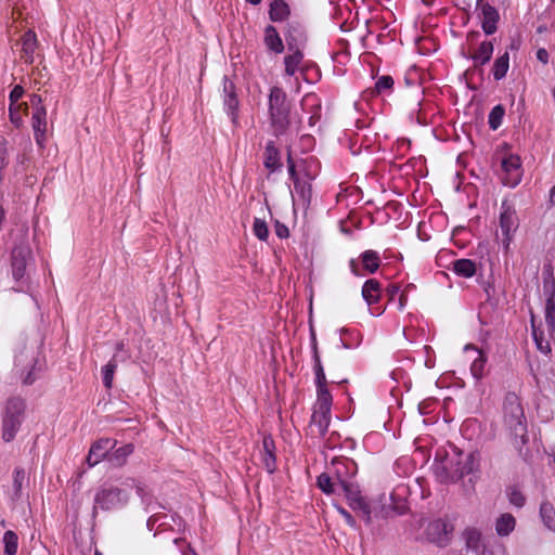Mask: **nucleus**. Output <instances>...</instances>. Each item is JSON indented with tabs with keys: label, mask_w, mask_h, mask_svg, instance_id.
<instances>
[{
	"label": "nucleus",
	"mask_w": 555,
	"mask_h": 555,
	"mask_svg": "<svg viewBox=\"0 0 555 555\" xmlns=\"http://www.w3.org/2000/svg\"><path fill=\"white\" fill-rule=\"evenodd\" d=\"M503 420L508 429L512 443L521 453L528 442L527 421L519 397L515 392L506 393L503 401Z\"/></svg>",
	"instance_id": "nucleus-1"
},
{
	"label": "nucleus",
	"mask_w": 555,
	"mask_h": 555,
	"mask_svg": "<svg viewBox=\"0 0 555 555\" xmlns=\"http://www.w3.org/2000/svg\"><path fill=\"white\" fill-rule=\"evenodd\" d=\"M34 263L29 244L22 241L15 244L10 255L11 275L14 281L12 289L16 293L28 294L31 289L29 267Z\"/></svg>",
	"instance_id": "nucleus-2"
},
{
	"label": "nucleus",
	"mask_w": 555,
	"mask_h": 555,
	"mask_svg": "<svg viewBox=\"0 0 555 555\" xmlns=\"http://www.w3.org/2000/svg\"><path fill=\"white\" fill-rule=\"evenodd\" d=\"M126 488L113 485L101 486L94 495L92 515L95 516L98 509L112 511L124 507L129 501L128 489L135 488L137 494L144 500V488L135 480L126 483Z\"/></svg>",
	"instance_id": "nucleus-3"
},
{
	"label": "nucleus",
	"mask_w": 555,
	"mask_h": 555,
	"mask_svg": "<svg viewBox=\"0 0 555 555\" xmlns=\"http://www.w3.org/2000/svg\"><path fill=\"white\" fill-rule=\"evenodd\" d=\"M289 114L291 104L285 91L278 86L272 87L269 94V118L275 137L286 133L291 124Z\"/></svg>",
	"instance_id": "nucleus-4"
},
{
	"label": "nucleus",
	"mask_w": 555,
	"mask_h": 555,
	"mask_svg": "<svg viewBox=\"0 0 555 555\" xmlns=\"http://www.w3.org/2000/svg\"><path fill=\"white\" fill-rule=\"evenodd\" d=\"M26 403L21 397L9 398L1 413V438L11 442L16 438L25 421Z\"/></svg>",
	"instance_id": "nucleus-5"
},
{
	"label": "nucleus",
	"mask_w": 555,
	"mask_h": 555,
	"mask_svg": "<svg viewBox=\"0 0 555 555\" xmlns=\"http://www.w3.org/2000/svg\"><path fill=\"white\" fill-rule=\"evenodd\" d=\"M440 478L444 482H457L474 470L473 454L459 452L454 457H447L441 465Z\"/></svg>",
	"instance_id": "nucleus-6"
},
{
	"label": "nucleus",
	"mask_w": 555,
	"mask_h": 555,
	"mask_svg": "<svg viewBox=\"0 0 555 555\" xmlns=\"http://www.w3.org/2000/svg\"><path fill=\"white\" fill-rule=\"evenodd\" d=\"M518 227L519 220L515 205L507 198L503 199L500 207V229L502 232V245L505 250L509 248Z\"/></svg>",
	"instance_id": "nucleus-7"
},
{
	"label": "nucleus",
	"mask_w": 555,
	"mask_h": 555,
	"mask_svg": "<svg viewBox=\"0 0 555 555\" xmlns=\"http://www.w3.org/2000/svg\"><path fill=\"white\" fill-rule=\"evenodd\" d=\"M453 526L438 518L428 522L425 529L426 539L439 547L447 546L452 539Z\"/></svg>",
	"instance_id": "nucleus-8"
},
{
	"label": "nucleus",
	"mask_w": 555,
	"mask_h": 555,
	"mask_svg": "<svg viewBox=\"0 0 555 555\" xmlns=\"http://www.w3.org/2000/svg\"><path fill=\"white\" fill-rule=\"evenodd\" d=\"M327 469L338 482L339 487H341L345 482L349 483L353 481L358 473V465L352 459L334 457Z\"/></svg>",
	"instance_id": "nucleus-9"
},
{
	"label": "nucleus",
	"mask_w": 555,
	"mask_h": 555,
	"mask_svg": "<svg viewBox=\"0 0 555 555\" xmlns=\"http://www.w3.org/2000/svg\"><path fill=\"white\" fill-rule=\"evenodd\" d=\"M222 100L224 111L230 116L232 124L236 126L238 122L240 101L235 83L228 76L223 77Z\"/></svg>",
	"instance_id": "nucleus-10"
},
{
	"label": "nucleus",
	"mask_w": 555,
	"mask_h": 555,
	"mask_svg": "<svg viewBox=\"0 0 555 555\" xmlns=\"http://www.w3.org/2000/svg\"><path fill=\"white\" fill-rule=\"evenodd\" d=\"M284 37L287 50H304L308 41L306 28L298 21H291L286 24L284 29Z\"/></svg>",
	"instance_id": "nucleus-11"
},
{
	"label": "nucleus",
	"mask_w": 555,
	"mask_h": 555,
	"mask_svg": "<svg viewBox=\"0 0 555 555\" xmlns=\"http://www.w3.org/2000/svg\"><path fill=\"white\" fill-rule=\"evenodd\" d=\"M477 10L483 33L488 36L493 35L498 29L500 14L498 10L483 0H477Z\"/></svg>",
	"instance_id": "nucleus-12"
},
{
	"label": "nucleus",
	"mask_w": 555,
	"mask_h": 555,
	"mask_svg": "<svg viewBox=\"0 0 555 555\" xmlns=\"http://www.w3.org/2000/svg\"><path fill=\"white\" fill-rule=\"evenodd\" d=\"M502 169L504 177L502 182L504 185L515 188L521 181V160L519 156L511 154L502 159Z\"/></svg>",
	"instance_id": "nucleus-13"
},
{
	"label": "nucleus",
	"mask_w": 555,
	"mask_h": 555,
	"mask_svg": "<svg viewBox=\"0 0 555 555\" xmlns=\"http://www.w3.org/2000/svg\"><path fill=\"white\" fill-rule=\"evenodd\" d=\"M116 444L117 441L111 438H101L93 442L86 460L89 467L95 466L102 460L108 461V455Z\"/></svg>",
	"instance_id": "nucleus-14"
},
{
	"label": "nucleus",
	"mask_w": 555,
	"mask_h": 555,
	"mask_svg": "<svg viewBox=\"0 0 555 555\" xmlns=\"http://www.w3.org/2000/svg\"><path fill=\"white\" fill-rule=\"evenodd\" d=\"M31 127L34 130L36 143L40 147H43L47 132V109L44 106H38L37 108H34L31 116Z\"/></svg>",
	"instance_id": "nucleus-15"
},
{
	"label": "nucleus",
	"mask_w": 555,
	"mask_h": 555,
	"mask_svg": "<svg viewBox=\"0 0 555 555\" xmlns=\"http://www.w3.org/2000/svg\"><path fill=\"white\" fill-rule=\"evenodd\" d=\"M331 423V411L313 408L309 427L312 434L324 437Z\"/></svg>",
	"instance_id": "nucleus-16"
},
{
	"label": "nucleus",
	"mask_w": 555,
	"mask_h": 555,
	"mask_svg": "<svg viewBox=\"0 0 555 555\" xmlns=\"http://www.w3.org/2000/svg\"><path fill=\"white\" fill-rule=\"evenodd\" d=\"M263 33V43L268 51L281 54L285 47L278 29L273 25H267Z\"/></svg>",
	"instance_id": "nucleus-17"
},
{
	"label": "nucleus",
	"mask_w": 555,
	"mask_h": 555,
	"mask_svg": "<svg viewBox=\"0 0 555 555\" xmlns=\"http://www.w3.org/2000/svg\"><path fill=\"white\" fill-rule=\"evenodd\" d=\"M263 165L271 172L282 169L281 154L274 141H268L266 144Z\"/></svg>",
	"instance_id": "nucleus-18"
},
{
	"label": "nucleus",
	"mask_w": 555,
	"mask_h": 555,
	"mask_svg": "<svg viewBox=\"0 0 555 555\" xmlns=\"http://www.w3.org/2000/svg\"><path fill=\"white\" fill-rule=\"evenodd\" d=\"M494 51V46L491 40L482 41L474 54L469 59L474 62V67H480L490 62Z\"/></svg>",
	"instance_id": "nucleus-19"
},
{
	"label": "nucleus",
	"mask_w": 555,
	"mask_h": 555,
	"mask_svg": "<svg viewBox=\"0 0 555 555\" xmlns=\"http://www.w3.org/2000/svg\"><path fill=\"white\" fill-rule=\"evenodd\" d=\"M344 493L348 500L349 506L357 511V507L365 502V499L361 495L359 486L354 482H345L344 486L339 487V493Z\"/></svg>",
	"instance_id": "nucleus-20"
},
{
	"label": "nucleus",
	"mask_w": 555,
	"mask_h": 555,
	"mask_svg": "<svg viewBox=\"0 0 555 555\" xmlns=\"http://www.w3.org/2000/svg\"><path fill=\"white\" fill-rule=\"evenodd\" d=\"M37 48V36L35 31L28 30L22 37L21 57L28 64L34 62V54Z\"/></svg>",
	"instance_id": "nucleus-21"
},
{
	"label": "nucleus",
	"mask_w": 555,
	"mask_h": 555,
	"mask_svg": "<svg viewBox=\"0 0 555 555\" xmlns=\"http://www.w3.org/2000/svg\"><path fill=\"white\" fill-rule=\"evenodd\" d=\"M134 451L132 443H127L119 448H114L108 455V463L114 467H121L126 464L129 455Z\"/></svg>",
	"instance_id": "nucleus-22"
},
{
	"label": "nucleus",
	"mask_w": 555,
	"mask_h": 555,
	"mask_svg": "<svg viewBox=\"0 0 555 555\" xmlns=\"http://www.w3.org/2000/svg\"><path fill=\"white\" fill-rule=\"evenodd\" d=\"M450 269L457 276L469 279L476 273V263L472 259L461 258L452 261Z\"/></svg>",
	"instance_id": "nucleus-23"
},
{
	"label": "nucleus",
	"mask_w": 555,
	"mask_h": 555,
	"mask_svg": "<svg viewBox=\"0 0 555 555\" xmlns=\"http://www.w3.org/2000/svg\"><path fill=\"white\" fill-rule=\"evenodd\" d=\"M289 54L284 57V72L288 77H293L304 60V52L300 49L288 50Z\"/></svg>",
	"instance_id": "nucleus-24"
},
{
	"label": "nucleus",
	"mask_w": 555,
	"mask_h": 555,
	"mask_svg": "<svg viewBox=\"0 0 555 555\" xmlns=\"http://www.w3.org/2000/svg\"><path fill=\"white\" fill-rule=\"evenodd\" d=\"M291 15V8L284 0H273L270 3L269 17L272 22H284Z\"/></svg>",
	"instance_id": "nucleus-25"
},
{
	"label": "nucleus",
	"mask_w": 555,
	"mask_h": 555,
	"mask_svg": "<svg viewBox=\"0 0 555 555\" xmlns=\"http://www.w3.org/2000/svg\"><path fill=\"white\" fill-rule=\"evenodd\" d=\"M361 293L367 306H372L380 297V283L375 279H370L364 282Z\"/></svg>",
	"instance_id": "nucleus-26"
},
{
	"label": "nucleus",
	"mask_w": 555,
	"mask_h": 555,
	"mask_svg": "<svg viewBox=\"0 0 555 555\" xmlns=\"http://www.w3.org/2000/svg\"><path fill=\"white\" fill-rule=\"evenodd\" d=\"M359 259L361 261L363 270L367 273H375L380 266V256L377 251L367 249L360 254Z\"/></svg>",
	"instance_id": "nucleus-27"
},
{
	"label": "nucleus",
	"mask_w": 555,
	"mask_h": 555,
	"mask_svg": "<svg viewBox=\"0 0 555 555\" xmlns=\"http://www.w3.org/2000/svg\"><path fill=\"white\" fill-rule=\"evenodd\" d=\"M28 483V478L26 476L25 469L21 467H16L13 472V492L12 500L18 501L23 496V489L25 485Z\"/></svg>",
	"instance_id": "nucleus-28"
},
{
	"label": "nucleus",
	"mask_w": 555,
	"mask_h": 555,
	"mask_svg": "<svg viewBox=\"0 0 555 555\" xmlns=\"http://www.w3.org/2000/svg\"><path fill=\"white\" fill-rule=\"evenodd\" d=\"M263 446V464L269 473L275 470V454H274V441L270 436H267L262 440Z\"/></svg>",
	"instance_id": "nucleus-29"
},
{
	"label": "nucleus",
	"mask_w": 555,
	"mask_h": 555,
	"mask_svg": "<svg viewBox=\"0 0 555 555\" xmlns=\"http://www.w3.org/2000/svg\"><path fill=\"white\" fill-rule=\"evenodd\" d=\"M515 526V517L509 513H504L495 521V531L500 537H507L514 531Z\"/></svg>",
	"instance_id": "nucleus-30"
},
{
	"label": "nucleus",
	"mask_w": 555,
	"mask_h": 555,
	"mask_svg": "<svg viewBox=\"0 0 555 555\" xmlns=\"http://www.w3.org/2000/svg\"><path fill=\"white\" fill-rule=\"evenodd\" d=\"M317 485L325 494H339V485L328 470L318 477Z\"/></svg>",
	"instance_id": "nucleus-31"
},
{
	"label": "nucleus",
	"mask_w": 555,
	"mask_h": 555,
	"mask_svg": "<svg viewBox=\"0 0 555 555\" xmlns=\"http://www.w3.org/2000/svg\"><path fill=\"white\" fill-rule=\"evenodd\" d=\"M509 68V53L505 51L503 54L499 55L493 63L492 66V75L494 80L500 81L505 78Z\"/></svg>",
	"instance_id": "nucleus-32"
},
{
	"label": "nucleus",
	"mask_w": 555,
	"mask_h": 555,
	"mask_svg": "<svg viewBox=\"0 0 555 555\" xmlns=\"http://www.w3.org/2000/svg\"><path fill=\"white\" fill-rule=\"evenodd\" d=\"M469 349L475 350L478 353V357L473 361V363L470 365V372H472V375L476 379H480L483 376V372H485V367H486V363H487V357L481 350H479L475 346L466 345L465 350H469Z\"/></svg>",
	"instance_id": "nucleus-33"
},
{
	"label": "nucleus",
	"mask_w": 555,
	"mask_h": 555,
	"mask_svg": "<svg viewBox=\"0 0 555 555\" xmlns=\"http://www.w3.org/2000/svg\"><path fill=\"white\" fill-rule=\"evenodd\" d=\"M118 365V354L114 353L112 359L102 367V380L106 389L113 386L114 374Z\"/></svg>",
	"instance_id": "nucleus-34"
},
{
	"label": "nucleus",
	"mask_w": 555,
	"mask_h": 555,
	"mask_svg": "<svg viewBox=\"0 0 555 555\" xmlns=\"http://www.w3.org/2000/svg\"><path fill=\"white\" fill-rule=\"evenodd\" d=\"M540 516L544 526L547 529L555 531V508L551 503L543 502L540 505Z\"/></svg>",
	"instance_id": "nucleus-35"
},
{
	"label": "nucleus",
	"mask_w": 555,
	"mask_h": 555,
	"mask_svg": "<svg viewBox=\"0 0 555 555\" xmlns=\"http://www.w3.org/2000/svg\"><path fill=\"white\" fill-rule=\"evenodd\" d=\"M466 547L478 551L481 544V533L476 528H466L463 532Z\"/></svg>",
	"instance_id": "nucleus-36"
},
{
	"label": "nucleus",
	"mask_w": 555,
	"mask_h": 555,
	"mask_svg": "<svg viewBox=\"0 0 555 555\" xmlns=\"http://www.w3.org/2000/svg\"><path fill=\"white\" fill-rule=\"evenodd\" d=\"M2 542L4 545V555H16L18 548V537L14 531H5L2 538Z\"/></svg>",
	"instance_id": "nucleus-37"
},
{
	"label": "nucleus",
	"mask_w": 555,
	"mask_h": 555,
	"mask_svg": "<svg viewBox=\"0 0 555 555\" xmlns=\"http://www.w3.org/2000/svg\"><path fill=\"white\" fill-rule=\"evenodd\" d=\"M505 115V108L502 104L495 105L489 113L488 124L490 129L496 130L500 128Z\"/></svg>",
	"instance_id": "nucleus-38"
},
{
	"label": "nucleus",
	"mask_w": 555,
	"mask_h": 555,
	"mask_svg": "<svg viewBox=\"0 0 555 555\" xmlns=\"http://www.w3.org/2000/svg\"><path fill=\"white\" fill-rule=\"evenodd\" d=\"M332 401L333 399L328 388H319L317 389V401L313 408L331 411Z\"/></svg>",
	"instance_id": "nucleus-39"
},
{
	"label": "nucleus",
	"mask_w": 555,
	"mask_h": 555,
	"mask_svg": "<svg viewBox=\"0 0 555 555\" xmlns=\"http://www.w3.org/2000/svg\"><path fill=\"white\" fill-rule=\"evenodd\" d=\"M295 192L299 195V197L304 201L305 204L309 205L312 197V186L308 181H296L294 183Z\"/></svg>",
	"instance_id": "nucleus-40"
},
{
	"label": "nucleus",
	"mask_w": 555,
	"mask_h": 555,
	"mask_svg": "<svg viewBox=\"0 0 555 555\" xmlns=\"http://www.w3.org/2000/svg\"><path fill=\"white\" fill-rule=\"evenodd\" d=\"M545 323L548 327L550 336L555 343V302L545 305Z\"/></svg>",
	"instance_id": "nucleus-41"
},
{
	"label": "nucleus",
	"mask_w": 555,
	"mask_h": 555,
	"mask_svg": "<svg viewBox=\"0 0 555 555\" xmlns=\"http://www.w3.org/2000/svg\"><path fill=\"white\" fill-rule=\"evenodd\" d=\"M253 232L255 236L260 241H267L269 236V230L266 221L259 218H255L253 224Z\"/></svg>",
	"instance_id": "nucleus-42"
},
{
	"label": "nucleus",
	"mask_w": 555,
	"mask_h": 555,
	"mask_svg": "<svg viewBox=\"0 0 555 555\" xmlns=\"http://www.w3.org/2000/svg\"><path fill=\"white\" fill-rule=\"evenodd\" d=\"M543 293L546 298L545 305L555 302V280L550 276L543 281Z\"/></svg>",
	"instance_id": "nucleus-43"
},
{
	"label": "nucleus",
	"mask_w": 555,
	"mask_h": 555,
	"mask_svg": "<svg viewBox=\"0 0 555 555\" xmlns=\"http://www.w3.org/2000/svg\"><path fill=\"white\" fill-rule=\"evenodd\" d=\"M313 371L315 374V385L317 389L319 388H326V376L324 373V369L322 365L321 360H318L317 362H313Z\"/></svg>",
	"instance_id": "nucleus-44"
},
{
	"label": "nucleus",
	"mask_w": 555,
	"mask_h": 555,
	"mask_svg": "<svg viewBox=\"0 0 555 555\" xmlns=\"http://www.w3.org/2000/svg\"><path fill=\"white\" fill-rule=\"evenodd\" d=\"M393 86V79L389 75L380 76L375 82V90L377 93H383L390 90Z\"/></svg>",
	"instance_id": "nucleus-45"
},
{
	"label": "nucleus",
	"mask_w": 555,
	"mask_h": 555,
	"mask_svg": "<svg viewBox=\"0 0 555 555\" xmlns=\"http://www.w3.org/2000/svg\"><path fill=\"white\" fill-rule=\"evenodd\" d=\"M532 336H533V339H534V343L537 345V348L543 352V353H548L551 352V346H550V343L548 341H545L542 337V333H538V331L535 330L534 325H532Z\"/></svg>",
	"instance_id": "nucleus-46"
},
{
	"label": "nucleus",
	"mask_w": 555,
	"mask_h": 555,
	"mask_svg": "<svg viewBox=\"0 0 555 555\" xmlns=\"http://www.w3.org/2000/svg\"><path fill=\"white\" fill-rule=\"evenodd\" d=\"M509 503L516 507H522L526 503V498L518 489H512L508 493Z\"/></svg>",
	"instance_id": "nucleus-47"
},
{
	"label": "nucleus",
	"mask_w": 555,
	"mask_h": 555,
	"mask_svg": "<svg viewBox=\"0 0 555 555\" xmlns=\"http://www.w3.org/2000/svg\"><path fill=\"white\" fill-rule=\"evenodd\" d=\"M9 117H10L11 122L16 128H20L23 125V119L20 114V105H10L9 106Z\"/></svg>",
	"instance_id": "nucleus-48"
},
{
	"label": "nucleus",
	"mask_w": 555,
	"mask_h": 555,
	"mask_svg": "<svg viewBox=\"0 0 555 555\" xmlns=\"http://www.w3.org/2000/svg\"><path fill=\"white\" fill-rule=\"evenodd\" d=\"M356 512L360 514V517L366 525L372 524L371 507L366 501L360 506H358Z\"/></svg>",
	"instance_id": "nucleus-49"
},
{
	"label": "nucleus",
	"mask_w": 555,
	"mask_h": 555,
	"mask_svg": "<svg viewBox=\"0 0 555 555\" xmlns=\"http://www.w3.org/2000/svg\"><path fill=\"white\" fill-rule=\"evenodd\" d=\"M24 88L21 85H16L13 87L9 94L10 105H18L17 101L23 96Z\"/></svg>",
	"instance_id": "nucleus-50"
},
{
	"label": "nucleus",
	"mask_w": 555,
	"mask_h": 555,
	"mask_svg": "<svg viewBox=\"0 0 555 555\" xmlns=\"http://www.w3.org/2000/svg\"><path fill=\"white\" fill-rule=\"evenodd\" d=\"M337 511L339 512V514L344 517L345 521L351 527V528H356L357 527V521L356 519L352 517V515L347 511L345 509L344 507H340L338 506L337 507Z\"/></svg>",
	"instance_id": "nucleus-51"
},
{
	"label": "nucleus",
	"mask_w": 555,
	"mask_h": 555,
	"mask_svg": "<svg viewBox=\"0 0 555 555\" xmlns=\"http://www.w3.org/2000/svg\"><path fill=\"white\" fill-rule=\"evenodd\" d=\"M125 347H126V345H125L124 340L118 341L115 346V353L118 354V362L125 361L128 358Z\"/></svg>",
	"instance_id": "nucleus-52"
},
{
	"label": "nucleus",
	"mask_w": 555,
	"mask_h": 555,
	"mask_svg": "<svg viewBox=\"0 0 555 555\" xmlns=\"http://www.w3.org/2000/svg\"><path fill=\"white\" fill-rule=\"evenodd\" d=\"M8 151L4 146L0 147V182L3 179L2 170L8 166Z\"/></svg>",
	"instance_id": "nucleus-53"
},
{
	"label": "nucleus",
	"mask_w": 555,
	"mask_h": 555,
	"mask_svg": "<svg viewBox=\"0 0 555 555\" xmlns=\"http://www.w3.org/2000/svg\"><path fill=\"white\" fill-rule=\"evenodd\" d=\"M274 228H275V234H276L278 237H280V238L288 237L289 230H288V228L285 224L276 221Z\"/></svg>",
	"instance_id": "nucleus-54"
},
{
	"label": "nucleus",
	"mask_w": 555,
	"mask_h": 555,
	"mask_svg": "<svg viewBox=\"0 0 555 555\" xmlns=\"http://www.w3.org/2000/svg\"><path fill=\"white\" fill-rule=\"evenodd\" d=\"M311 349H312L313 362H317L318 360H321L320 354H319V349H318L317 337H315V334L313 332L311 333Z\"/></svg>",
	"instance_id": "nucleus-55"
},
{
	"label": "nucleus",
	"mask_w": 555,
	"mask_h": 555,
	"mask_svg": "<svg viewBox=\"0 0 555 555\" xmlns=\"http://www.w3.org/2000/svg\"><path fill=\"white\" fill-rule=\"evenodd\" d=\"M537 59L541 63L547 64L548 60H550V55H548V52L546 51V49H544V48L538 49V51H537Z\"/></svg>",
	"instance_id": "nucleus-56"
},
{
	"label": "nucleus",
	"mask_w": 555,
	"mask_h": 555,
	"mask_svg": "<svg viewBox=\"0 0 555 555\" xmlns=\"http://www.w3.org/2000/svg\"><path fill=\"white\" fill-rule=\"evenodd\" d=\"M349 268H350V271L353 275L356 276H362L363 273H361L360 271V267H359V263L356 259H350L349 260Z\"/></svg>",
	"instance_id": "nucleus-57"
},
{
	"label": "nucleus",
	"mask_w": 555,
	"mask_h": 555,
	"mask_svg": "<svg viewBox=\"0 0 555 555\" xmlns=\"http://www.w3.org/2000/svg\"><path fill=\"white\" fill-rule=\"evenodd\" d=\"M287 171L289 175V179L293 181V183L300 180L296 171V167L288 166Z\"/></svg>",
	"instance_id": "nucleus-58"
},
{
	"label": "nucleus",
	"mask_w": 555,
	"mask_h": 555,
	"mask_svg": "<svg viewBox=\"0 0 555 555\" xmlns=\"http://www.w3.org/2000/svg\"><path fill=\"white\" fill-rule=\"evenodd\" d=\"M30 102L35 108H37L38 106H43L42 99L39 94H33L30 98Z\"/></svg>",
	"instance_id": "nucleus-59"
},
{
	"label": "nucleus",
	"mask_w": 555,
	"mask_h": 555,
	"mask_svg": "<svg viewBox=\"0 0 555 555\" xmlns=\"http://www.w3.org/2000/svg\"><path fill=\"white\" fill-rule=\"evenodd\" d=\"M160 519V517L156 516V515H153L151 516L147 521H146V527L150 531L153 530L155 524Z\"/></svg>",
	"instance_id": "nucleus-60"
},
{
	"label": "nucleus",
	"mask_w": 555,
	"mask_h": 555,
	"mask_svg": "<svg viewBox=\"0 0 555 555\" xmlns=\"http://www.w3.org/2000/svg\"><path fill=\"white\" fill-rule=\"evenodd\" d=\"M35 380H36L35 375L33 374V372H31V371H29V372L27 373V375L24 377L23 383H24L25 385H31V384H34V382H35Z\"/></svg>",
	"instance_id": "nucleus-61"
},
{
	"label": "nucleus",
	"mask_w": 555,
	"mask_h": 555,
	"mask_svg": "<svg viewBox=\"0 0 555 555\" xmlns=\"http://www.w3.org/2000/svg\"><path fill=\"white\" fill-rule=\"evenodd\" d=\"M400 291V287L398 285H390L388 288H387V292L390 296V298H393L395 295H397Z\"/></svg>",
	"instance_id": "nucleus-62"
},
{
	"label": "nucleus",
	"mask_w": 555,
	"mask_h": 555,
	"mask_svg": "<svg viewBox=\"0 0 555 555\" xmlns=\"http://www.w3.org/2000/svg\"><path fill=\"white\" fill-rule=\"evenodd\" d=\"M408 297L405 294H401L399 297V310H403L405 304H406Z\"/></svg>",
	"instance_id": "nucleus-63"
},
{
	"label": "nucleus",
	"mask_w": 555,
	"mask_h": 555,
	"mask_svg": "<svg viewBox=\"0 0 555 555\" xmlns=\"http://www.w3.org/2000/svg\"><path fill=\"white\" fill-rule=\"evenodd\" d=\"M550 201L553 205H555V185L551 189Z\"/></svg>",
	"instance_id": "nucleus-64"
}]
</instances>
